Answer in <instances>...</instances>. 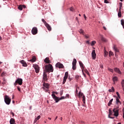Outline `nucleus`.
<instances>
[{
    "mask_svg": "<svg viewBox=\"0 0 124 124\" xmlns=\"http://www.w3.org/2000/svg\"><path fill=\"white\" fill-rule=\"evenodd\" d=\"M76 79H77V80H78V79H79V78H80V76L78 75H76L75 77Z\"/></svg>",
    "mask_w": 124,
    "mask_h": 124,
    "instance_id": "37998d69",
    "label": "nucleus"
},
{
    "mask_svg": "<svg viewBox=\"0 0 124 124\" xmlns=\"http://www.w3.org/2000/svg\"><path fill=\"white\" fill-rule=\"evenodd\" d=\"M96 43L95 41H93L91 43V46H94V45Z\"/></svg>",
    "mask_w": 124,
    "mask_h": 124,
    "instance_id": "2f4dec72",
    "label": "nucleus"
},
{
    "mask_svg": "<svg viewBox=\"0 0 124 124\" xmlns=\"http://www.w3.org/2000/svg\"><path fill=\"white\" fill-rule=\"evenodd\" d=\"M76 63H77V60H76L75 59H74L72 65H76Z\"/></svg>",
    "mask_w": 124,
    "mask_h": 124,
    "instance_id": "cd10ccee",
    "label": "nucleus"
},
{
    "mask_svg": "<svg viewBox=\"0 0 124 124\" xmlns=\"http://www.w3.org/2000/svg\"><path fill=\"white\" fill-rule=\"evenodd\" d=\"M83 16L84 17L85 20H87V16H86V15H83Z\"/></svg>",
    "mask_w": 124,
    "mask_h": 124,
    "instance_id": "8fccbe9b",
    "label": "nucleus"
},
{
    "mask_svg": "<svg viewBox=\"0 0 124 124\" xmlns=\"http://www.w3.org/2000/svg\"><path fill=\"white\" fill-rule=\"evenodd\" d=\"M22 8H26V5H21Z\"/></svg>",
    "mask_w": 124,
    "mask_h": 124,
    "instance_id": "603ef678",
    "label": "nucleus"
},
{
    "mask_svg": "<svg viewBox=\"0 0 124 124\" xmlns=\"http://www.w3.org/2000/svg\"><path fill=\"white\" fill-rule=\"evenodd\" d=\"M85 38H89V36H87V35H85Z\"/></svg>",
    "mask_w": 124,
    "mask_h": 124,
    "instance_id": "bf43d9fd",
    "label": "nucleus"
},
{
    "mask_svg": "<svg viewBox=\"0 0 124 124\" xmlns=\"http://www.w3.org/2000/svg\"><path fill=\"white\" fill-rule=\"evenodd\" d=\"M57 119H58V116H56V117L55 119V121H56Z\"/></svg>",
    "mask_w": 124,
    "mask_h": 124,
    "instance_id": "0e129e2a",
    "label": "nucleus"
},
{
    "mask_svg": "<svg viewBox=\"0 0 124 124\" xmlns=\"http://www.w3.org/2000/svg\"><path fill=\"white\" fill-rule=\"evenodd\" d=\"M68 77V72H66L65 73L64 77L63 78L62 84H64V83H65V82H66V79H67Z\"/></svg>",
    "mask_w": 124,
    "mask_h": 124,
    "instance_id": "9d476101",
    "label": "nucleus"
},
{
    "mask_svg": "<svg viewBox=\"0 0 124 124\" xmlns=\"http://www.w3.org/2000/svg\"><path fill=\"white\" fill-rule=\"evenodd\" d=\"M104 2L105 3H109V1H108L107 0H105Z\"/></svg>",
    "mask_w": 124,
    "mask_h": 124,
    "instance_id": "49530a36",
    "label": "nucleus"
},
{
    "mask_svg": "<svg viewBox=\"0 0 124 124\" xmlns=\"http://www.w3.org/2000/svg\"><path fill=\"white\" fill-rule=\"evenodd\" d=\"M73 65L72 68L73 70H76V65Z\"/></svg>",
    "mask_w": 124,
    "mask_h": 124,
    "instance_id": "a19ab883",
    "label": "nucleus"
},
{
    "mask_svg": "<svg viewBox=\"0 0 124 124\" xmlns=\"http://www.w3.org/2000/svg\"><path fill=\"white\" fill-rule=\"evenodd\" d=\"M70 11H74V8L73 7H71L70 9Z\"/></svg>",
    "mask_w": 124,
    "mask_h": 124,
    "instance_id": "c03bdc74",
    "label": "nucleus"
},
{
    "mask_svg": "<svg viewBox=\"0 0 124 124\" xmlns=\"http://www.w3.org/2000/svg\"><path fill=\"white\" fill-rule=\"evenodd\" d=\"M1 77H3V76H4V72H3L1 74Z\"/></svg>",
    "mask_w": 124,
    "mask_h": 124,
    "instance_id": "de8ad7c7",
    "label": "nucleus"
},
{
    "mask_svg": "<svg viewBox=\"0 0 124 124\" xmlns=\"http://www.w3.org/2000/svg\"><path fill=\"white\" fill-rule=\"evenodd\" d=\"M56 67H58V68H63V64L60 62H57L55 65Z\"/></svg>",
    "mask_w": 124,
    "mask_h": 124,
    "instance_id": "0eeeda50",
    "label": "nucleus"
},
{
    "mask_svg": "<svg viewBox=\"0 0 124 124\" xmlns=\"http://www.w3.org/2000/svg\"><path fill=\"white\" fill-rule=\"evenodd\" d=\"M51 95H52V96L53 99H54V100L55 101V102H56V103H58V102L59 101H60V100H61L60 99V98L57 97L55 94L52 93V94H51Z\"/></svg>",
    "mask_w": 124,
    "mask_h": 124,
    "instance_id": "39448f33",
    "label": "nucleus"
},
{
    "mask_svg": "<svg viewBox=\"0 0 124 124\" xmlns=\"http://www.w3.org/2000/svg\"><path fill=\"white\" fill-rule=\"evenodd\" d=\"M11 114L13 115V117H14V113L11 112Z\"/></svg>",
    "mask_w": 124,
    "mask_h": 124,
    "instance_id": "e2e57ef3",
    "label": "nucleus"
},
{
    "mask_svg": "<svg viewBox=\"0 0 124 124\" xmlns=\"http://www.w3.org/2000/svg\"><path fill=\"white\" fill-rule=\"evenodd\" d=\"M42 21L43 22V23H44L45 26H46V25L48 23L46 22V21H45V19H42Z\"/></svg>",
    "mask_w": 124,
    "mask_h": 124,
    "instance_id": "473e14b6",
    "label": "nucleus"
},
{
    "mask_svg": "<svg viewBox=\"0 0 124 124\" xmlns=\"http://www.w3.org/2000/svg\"><path fill=\"white\" fill-rule=\"evenodd\" d=\"M79 32L80 33H84V31H83V30L80 29L79 31Z\"/></svg>",
    "mask_w": 124,
    "mask_h": 124,
    "instance_id": "79ce46f5",
    "label": "nucleus"
},
{
    "mask_svg": "<svg viewBox=\"0 0 124 124\" xmlns=\"http://www.w3.org/2000/svg\"><path fill=\"white\" fill-rule=\"evenodd\" d=\"M53 93H55L56 94H58V92H53Z\"/></svg>",
    "mask_w": 124,
    "mask_h": 124,
    "instance_id": "6e6d98bb",
    "label": "nucleus"
},
{
    "mask_svg": "<svg viewBox=\"0 0 124 124\" xmlns=\"http://www.w3.org/2000/svg\"><path fill=\"white\" fill-rule=\"evenodd\" d=\"M92 57L93 60H95V59L96 58V54L95 53V50H93L92 52Z\"/></svg>",
    "mask_w": 124,
    "mask_h": 124,
    "instance_id": "9b49d317",
    "label": "nucleus"
},
{
    "mask_svg": "<svg viewBox=\"0 0 124 124\" xmlns=\"http://www.w3.org/2000/svg\"><path fill=\"white\" fill-rule=\"evenodd\" d=\"M82 106H83V107H86V104H83Z\"/></svg>",
    "mask_w": 124,
    "mask_h": 124,
    "instance_id": "680f3d73",
    "label": "nucleus"
},
{
    "mask_svg": "<svg viewBox=\"0 0 124 124\" xmlns=\"http://www.w3.org/2000/svg\"><path fill=\"white\" fill-rule=\"evenodd\" d=\"M18 8L19 10H23V7H22V5H20L19 6H18Z\"/></svg>",
    "mask_w": 124,
    "mask_h": 124,
    "instance_id": "c9c22d12",
    "label": "nucleus"
},
{
    "mask_svg": "<svg viewBox=\"0 0 124 124\" xmlns=\"http://www.w3.org/2000/svg\"><path fill=\"white\" fill-rule=\"evenodd\" d=\"M54 71V69L53 68V66L51 64H48V65H45V70H44V72H48L50 73V72H53Z\"/></svg>",
    "mask_w": 124,
    "mask_h": 124,
    "instance_id": "f257e3e1",
    "label": "nucleus"
},
{
    "mask_svg": "<svg viewBox=\"0 0 124 124\" xmlns=\"http://www.w3.org/2000/svg\"><path fill=\"white\" fill-rule=\"evenodd\" d=\"M86 43H87L88 44H90V41H87L86 42Z\"/></svg>",
    "mask_w": 124,
    "mask_h": 124,
    "instance_id": "052dcab7",
    "label": "nucleus"
},
{
    "mask_svg": "<svg viewBox=\"0 0 124 124\" xmlns=\"http://www.w3.org/2000/svg\"><path fill=\"white\" fill-rule=\"evenodd\" d=\"M82 73H83V75L84 76V77H86V74H85V73H84V71H83Z\"/></svg>",
    "mask_w": 124,
    "mask_h": 124,
    "instance_id": "5fc2aeb1",
    "label": "nucleus"
},
{
    "mask_svg": "<svg viewBox=\"0 0 124 124\" xmlns=\"http://www.w3.org/2000/svg\"><path fill=\"white\" fill-rule=\"evenodd\" d=\"M4 102H5L6 104L9 105L11 102V98H10L8 95H6L4 97Z\"/></svg>",
    "mask_w": 124,
    "mask_h": 124,
    "instance_id": "f03ea898",
    "label": "nucleus"
},
{
    "mask_svg": "<svg viewBox=\"0 0 124 124\" xmlns=\"http://www.w3.org/2000/svg\"><path fill=\"white\" fill-rule=\"evenodd\" d=\"M40 118H41V116H40V115L38 116L37 118L35 119L34 121V124H35V123H36V122H37V121H38V120H39Z\"/></svg>",
    "mask_w": 124,
    "mask_h": 124,
    "instance_id": "4be33fe9",
    "label": "nucleus"
},
{
    "mask_svg": "<svg viewBox=\"0 0 124 124\" xmlns=\"http://www.w3.org/2000/svg\"><path fill=\"white\" fill-rule=\"evenodd\" d=\"M17 84L18 85H22L23 84V79L22 78H17L16 80L15 83H14L15 86H16Z\"/></svg>",
    "mask_w": 124,
    "mask_h": 124,
    "instance_id": "7ed1b4c3",
    "label": "nucleus"
},
{
    "mask_svg": "<svg viewBox=\"0 0 124 124\" xmlns=\"http://www.w3.org/2000/svg\"><path fill=\"white\" fill-rule=\"evenodd\" d=\"M108 92H109V93H114L115 92V89L113 87H112L111 88V89H109L108 90Z\"/></svg>",
    "mask_w": 124,
    "mask_h": 124,
    "instance_id": "a878e982",
    "label": "nucleus"
},
{
    "mask_svg": "<svg viewBox=\"0 0 124 124\" xmlns=\"http://www.w3.org/2000/svg\"><path fill=\"white\" fill-rule=\"evenodd\" d=\"M44 62H46V63H50L51 61H50V60L49 59V57H46L44 60Z\"/></svg>",
    "mask_w": 124,
    "mask_h": 124,
    "instance_id": "dca6fc26",
    "label": "nucleus"
},
{
    "mask_svg": "<svg viewBox=\"0 0 124 124\" xmlns=\"http://www.w3.org/2000/svg\"><path fill=\"white\" fill-rule=\"evenodd\" d=\"M108 118H109V119H114V117H111L110 116H112V115H113V112H112V110H111V109H109L108 110Z\"/></svg>",
    "mask_w": 124,
    "mask_h": 124,
    "instance_id": "2eb2a0df",
    "label": "nucleus"
},
{
    "mask_svg": "<svg viewBox=\"0 0 124 124\" xmlns=\"http://www.w3.org/2000/svg\"><path fill=\"white\" fill-rule=\"evenodd\" d=\"M42 89L45 91L46 93H47V92H49V90L48 89H46L45 87H42Z\"/></svg>",
    "mask_w": 124,
    "mask_h": 124,
    "instance_id": "e433bc0d",
    "label": "nucleus"
},
{
    "mask_svg": "<svg viewBox=\"0 0 124 124\" xmlns=\"http://www.w3.org/2000/svg\"><path fill=\"white\" fill-rule=\"evenodd\" d=\"M37 31H38L37 28H36V27H33L31 30V33L34 35L37 33Z\"/></svg>",
    "mask_w": 124,
    "mask_h": 124,
    "instance_id": "6e6552de",
    "label": "nucleus"
},
{
    "mask_svg": "<svg viewBox=\"0 0 124 124\" xmlns=\"http://www.w3.org/2000/svg\"><path fill=\"white\" fill-rule=\"evenodd\" d=\"M76 94H78V89H77V88L76 89Z\"/></svg>",
    "mask_w": 124,
    "mask_h": 124,
    "instance_id": "09e8293b",
    "label": "nucleus"
},
{
    "mask_svg": "<svg viewBox=\"0 0 124 124\" xmlns=\"http://www.w3.org/2000/svg\"><path fill=\"white\" fill-rule=\"evenodd\" d=\"M10 124H16V123L15 122V119H14V118H11L10 121Z\"/></svg>",
    "mask_w": 124,
    "mask_h": 124,
    "instance_id": "6ab92c4d",
    "label": "nucleus"
},
{
    "mask_svg": "<svg viewBox=\"0 0 124 124\" xmlns=\"http://www.w3.org/2000/svg\"><path fill=\"white\" fill-rule=\"evenodd\" d=\"M122 7H123V3H120V7L119 10H122Z\"/></svg>",
    "mask_w": 124,
    "mask_h": 124,
    "instance_id": "f704fd0d",
    "label": "nucleus"
},
{
    "mask_svg": "<svg viewBox=\"0 0 124 124\" xmlns=\"http://www.w3.org/2000/svg\"><path fill=\"white\" fill-rule=\"evenodd\" d=\"M43 88H46V89H49L50 88V84L49 83H46L45 82H43Z\"/></svg>",
    "mask_w": 124,
    "mask_h": 124,
    "instance_id": "f8f14e48",
    "label": "nucleus"
},
{
    "mask_svg": "<svg viewBox=\"0 0 124 124\" xmlns=\"http://www.w3.org/2000/svg\"><path fill=\"white\" fill-rule=\"evenodd\" d=\"M117 96H118L119 98H121V96H120V94Z\"/></svg>",
    "mask_w": 124,
    "mask_h": 124,
    "instance_id": "69168bd1",
    "label": "nucleus"
},
{
    "mask_svg": "<svg viewBox=\"0 0 124 124\" xmlns=\"http://www.w3.org/2000/svg\"><path fill=\"white\" fill-rule=\"evenodd\" d=\"M112 79L113 82H116L118 81V78L117 77H114Z\"/></svg>",
    "mask_w": 124,
    "mask_h": 124,
    "instance_id": "7c9ffc66",
    "label": "nucleus"
},
{
    "mask_svg": "<svg viewBox=\"0 0 124 124\" xmlns=\"http://www.w3.org/2000/svg\"><path fill=\"white\" fill-rule=\"evenodd\" d=\"M30 62H36V57L35 56H32V59L30 60Z\"/></svg>",
    "mask_w": 124,
    "mask_h": 124,
    "instance_id": "a211bd4d",
    "label": "nucleus"
},
{
    "mask_svg": "<svg viewBox=\"0 0 124 124\" xmlns=\"http://www.w3.org/2000/svg\"><path fill=\"white\" fill-rule=\"evenodd\" d=\"M116 103L117 104H118V103H120V104H121V101H120V100L118 98H116Z\"/></svg>",
    "mask_w": 124,
    "mask_h": 124,
    "instance_id": "58836bf2",
    "label": "nucleus"
},
{
    "mask_svg": "<svg viewBox=\"0 0 124 124\" xmlns=\"http://www.w3.org/2000/svg\"><path fill=\"white\" fill-rule=\"evenodd\" d=\"M83 71H84V72H85V73H86V74H87V75L90 76V73H89V71H88V70L84 68Z\"/></svg>",
    "mask_w": 124,
    "mask_h": 124,
    "instance_id": "bb28decb",
    "label": "nucleus"
},
{
    "mask_svg": "<svg viewBox=\"0 0 124 124\" xmlns=\"http://www.w3.org/2000/svg\"><path fill=\"white\" fill-rule=\"evenodd\" d=\"M118 15L120 18L122 17V10H119Z\"/></svg>",
    "mask_w": 124,
    "mask_h": 124,
    "instance_id": "b1692460",
    "label": "nucleus"
},
{
    "mask_svg": "<svg viewBox=\"0 0 124 124\" xmlns=\"http://www.w3.org/2000/svg\"><path fill=\"white\" fill-rule=\"evenodd\" d=\"M17 90L19 92H21V89L20 88V87H17Z\"/></svg>",
    "mask_w": 124,
    "mask_h": 124,
    "instance_id": "3c124183",
    "label": "nucleus"
},
{
    "mask_svg": "<svg viewBox=\"0 0 124 124\" xmlns=\"http://www.w3.org/2000/svg\"><path fill=\"white\" fill-rule=\"evenodd\" d=\"M103 29L104 30H105V31H106V30H107V29L106 28V27H105V26L103 27Z\"/></svg>",
    "mask_w": 124,
    "mask_h": 124,
    "instance_id": "4d7b16f0",
    "label": "nucleus"
},
{
    "mask_svg": "<svg viewBox=\"0 0 124 124\" xmlns=\"http://www.w3.org/2000/svg\"><path fill=\"white\" fill-rule=\"evenodd\" d=\"M113 112L114 113L113 116H115V117H118V116H119V109L117 108H114L113 109Z\"/></svg>",
    "mask_w": 124,
    "mask_h": 124,
    "instance_id": "423d86ee",
    "label": "nucleus"
},
{
    "mask_svg": "<svg viewBox=\"0 0 124 124\" xmlns=\"http://www.w3.org/2000/svg\"><path fill=\"white\" fill-rule=\"evenodd\" d=\"M116 94L117 96L120 95V93H119V92H116Z\"/></svg>",
    "mask_w": 124,
    "mask_h": 124,
    "instance_id": "13d9d810",
    "label": "nucleus"
},
{
    "mask_svg": "<svg viewBox=\"0 0 124 124\" xmlns=\"http://www.w3.org/2000/svg\"><path fill=\"white\" fill-rule=\"evenodd\" d=\"M45 26H46V28L47 29L48 31H52V28L51 27L50 25H49V24L47 23Z\"/></svg>",
    "mask_w": 124,
    "mask_h": 124,
    "instance_id": "f3484780",
    "label": "nucleus"
},
{
    "mask_svg": "<svg viewBox=\"0 0 124 124\" xmlns=\"http://www.w3.org/2000/svg\"><path fill=\"white\" fill-rule=\"evenodd\" d=\"M43 79V81H48V77H47V73L46 72H44Z\"/></svg>",
    "mask_w": 124,
    "mask_h": 124,
    "instance_id": "1a4fd4ad",
    "label": "nucleus"
},
{
    "mask_svg": "<svg viewBox=\"0 0 124 124\" xmlns=\"http://www.w3.org/2000/svg\"><path fill=\"white\" fill-rule=\"evenodd\" d=\"M60 100H62V99H64V97H61V98H59Z\"/></svg>",
    "mask_w": 124,
    "mask_h": 124,
    "instance_id": "864d4df0",
    "label": "nucleus"
},
{
    "mask_svg": "<svg viewBox=\"0 0 124 124\" xmlns=\"http://www.w3.org/2000/svg\"><path fill=\"white\" fill-rule=\"evenodd\" d=\"M109 71H110V72H113V69H111V68H109L108 69Z\"/></svg>",
    "mask_w": 124,
    "mask_h": 124,
    "instance_id": "a18cd8bd",
    "label": "nucleus"
},
{
    "mask_svg": "<svg viewBox=\"0 0 124 124\" xmlns=\"http://www.w3.org/2000/svg\"><path fill=\"white\" fill-rule=\"evenodd\" d=\"M83 95H84V94L82 93V92H79L78 93L79 97H81V96H83Z\"/></svg>",
    "mask_w": 124,
    "mask_h": 124,
    "instance_id": "72a5a7b5",
    "label": "nucleus"
},
{
    "mask_svg": "<svg viewBox=\"0 0 124 124\" xmlns=\"http://www.w3.org/2000/svg\"><path fill=\"white\" fill-rule=\"evenodd\" d=\"M109 56H114V53H113L112 51H109Z\"/></svg>",
    "mask_w": 124,
    "mask_h": 124,
    "instance_id": "ea45409f",
    "label": "nucleus"
},
{
    "mask_svg": "<svg viewBox=\"0 0 124 124\" xmlns=\"http://www.w3.org/2000/svg\"><path fill=\"white\" fill-rule=\"evenodd\" d=\"M112 102H113V99H111L108 102V106H110L112 105Z\"/></svg>",
    "mask_w": 124,
    "mask_h": 124,
    "instance_id": "c85d7f7f",
    "label": "nucleus"
},
{
    "mask_svg": "<svg viewBox=\"0 0 124 124\" xmlns=\"http://www.w3.org/2000/svg\"><path fill=\"white\" fill-rule=\"evenodd\" d=\"M121 25L123 26V29H124V20L121 19Z\"/></svg>",
    "mask_w": 124,
    "mask_h": 124,
    "instance_id": "c756f323",
    "label": "nucleus"
},
{
    "mask_svg": "<svg viewBox=\"0 0 124 124\" xmlns=\"http://www.w3.org/2000/svg\"><path fill=\"white\" fill-rule=\"evenodd\" d=\"M82 101L83 102V104H86V97L85 96V95L82 96Z\"/></svg>",
    "mask_w": 124,
    "mask_h": 124,
    "instance_id": "5701e85b",
    "label": "nucleus"
},
{
    "mask_svg": "<svg viewBox=\"0 0 124 124\" xmlns=\"http://www.w3.org/2000/svg\"><path fill=\"white\" fill-rule=\"evenodd\" d=\"M33 67L34 68L36 73H39V71L40 70V68L39 67V66H38V65H37L36 64H33Z\"/></svg>",
    "mask_w": 124,
    "mask_h": 124,
    "instance_id": "20e7f679",
    "label": "nucleus"
},
{
    "mask_svg": "<svg viewBox=\"0 0 124 124\" xmlns=\"http://www.w3.org/2000/svg\"><path fill=\"white\" fill-rule=\"evenodd\" d=\"M104 53H105V57H107V56H108V52H107L106 50H105L104 51Z\"/></svg>",
    "mask_w": 124,
    "mask_h": 124,
    "instance_id": "4c0bfd02",
    "label": "nucleus"
},
{
    "mask_svg": "<svg viewBox=\"0 0 124 124\" xmlns=\"http://www.w3.org/2000/svg\"><path fill=\"white\" fill-rule=\"evenodd\" d=\"M101 40L103 42H106V39H105V38H104L102 35H101Z\"/></svg>",
    "mask_w": 124,
    "mask_h": 124,
    "instance_id": "393cba45",
    "label": "nucleus"
},
{
    "mask_svg": "<svg viewBox=\"0 0 124 124\" xmlns=\"http://www.w3.org/2000/svg\"><path fill=\"white\" fill-rule=\"evenodd\" d=\"M113 49L114 50V51H115V56L117 55V52H119V50L118 48H117V47H116V46H113Z\"/></svg>",
    "mask_w": 124,
    "mask_h": 124,
    "instance_id": "aec40b11",
    "label": "nucleus"
},
{
    "mask_svg": "<svg viewBox=\"0 0 124 124\" xmlns=\"http://www.w3.org/2000/svg\"><path fill=\"white\" fill-rule=\"evenodd\" d=\"M20 62L22 64L23 66H24L25 67H27L28 66V64L25 62L24 60H21L20 61Z\"/></svg>",
    "mask_w": 124,
    "mask_h": 124,
    "instance_id": "4468645a",
    "label": "nucleus"
},
{
    "mask_svg": "<svg viewBox=\"0 0 124 124\" xmlns=\"http://www.w3.org/2000/svg\"><path fill=\"white\" fill-rule=\"evenodd\" d=\"M79 65L81 68L82 72H83V71L84 70V69L85 68V66L84 65V64H83V62H82L79 61Z\"/></svg>",
    "mask_w": 124,
    "mask_h": 124,
    "instance_id": "ddd939ff",
    "label": "nucleus"
},
{
    "mask_svg": "<svg viewBox=\"0 0 124 124\" xmlns=\"http://www.w3.org/2000/svg\"><path fill=\"white\" fill-rule=\"evenodd\" d=\"M118 124H122V123H118Z\"/></svg>",
    "mask_w": 124,
    "mask_h": 124,
    "instance_id": "774afa93",
    "label": "nucleus"
},
{
    "mask_svg": "<svg viewBox=\"0 0 124 124\" xmlns=\"http://www.w3.org/2000/svg\"><path fill=\"white\" fill-rule=\"evenodd\" d=\"M114 71H115V72H117V73H119V74H121V70H120V69L118 68H114Z\"/></svg>",
    "mask_w": 124,
    "mask_h": 124,
    "instance_id": "412c9836",
    "label": "nucleus"
},
{
    "mask_svg": "<svg viewBox=\"0 0 124 124\" xmlns=\"http://www.w3.org/2000/svg\"><path fill=\"white\" fill-rule=\"evenodd\" d=\"M13 103L14 104V103H15V101H12Z\"/></svg>",
    "mask_w": 124,
    "mask_h": 124,
    "instance_id": "338daca9",
    "label": "nucleus"
}]
</instances>
